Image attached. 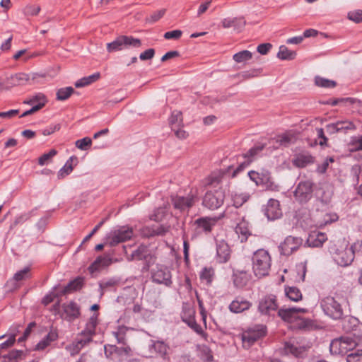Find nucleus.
<instances>
[{
  "mask_svg": "<svg viewBox=\"0 0 362 362\" xmlns=\"http://www.w3.org/2000/svg\"><path fill=\"white\" fill-rule=\"evenodd\" d=\"M346 299L339 295L328 296L321 299L320 304L324 313L333 320H340L344 316L343 306Z\"/></svg>",
  "mask_w": 362,
  "mask_h": 362,
  "instance_id": "obj_1",
  "label": "nucleus"
},
{
  "mask_svg": "<svg viewBox=\"0 0 362 362\" xmlns=\"http://www.w3.org/2000/svg\"><path fill=\"white\" fill-rule=\"evenodd\" d=\"M252 270L257 277L267 276L271 270L272 257L264 249L256 250L252 257Z\"/></svg>",
  "mask_w": 362,
  "mask_h": 362,
  "instance_id": "obj_2",
  "label": "nucleus"
},
{
  "mask_svg": "<svg viewBox=\"0 0 362 362\" xmlns=\"http://www.w3.org/2000/svg\"><path fill=\"white\" fill-rule=\"evenodd\" d=\"M329 252L336 263L341 267L349 265L354 259V250L352 245L343 247L334 245L329 248Z\"/></svg>",
  "mask_w": 362,
  "mask_h": 362,
  "instance_id": "obj_3",
  "label": "nucleus"
},
{
  "mask_svg": "<svg viewBox=\"0 0 362 362\" xmlns=\"http://www.w3.org/2000/svg\"><path fill=\"white\" fill-rule=\"evenodd\" d=\"M358 345V342L351 337L344 336L332 341L329 349L332 354L344 355L352 351Z\"/></svg>",
  "mask_w": 362,
  "mask_h": 362,
  "instance_id": "obj_4",
  "label": "nucleus"
},
{
  "mask_svg": "<svg viewBox=\"0 0 362 362\" xmlns=\"http://www.w3.org/2000/svg\"><path fill=\"white\" fill-rule=\"evenodd\" d=\"M314 185L310 180L300 181L293 192L295 200L300 204L308 203L313 197Z\"/></svg>",
  "mask_w": 362,
  "mask_h": 362,
  "instance_id": "obj_5",
  "label": "nucleus"
},
{
  "mask_svg": "<svg viewBox=\"0 0 362 362\" xmlns=\"http://www.w3.org/2000/svg\"><path fill=\"white\" fill-rule=\"evenodd\" d=\"M40 76L36 73L27 74L25 73H18L7 77L4 81L0 83V86L4 89H9L17 86H23L29 81H35Z\"/></svg>",
  "mask_w": 362,
  "mask_h": 362,
  "instance_id": "obj_6",
  "label": "nucleus"
},
{
  "mask_svg": "<svg viewBox=\"0 0 362 362\" xmlns=\"http://www.w3.org/2000/svg\"><path fill=\"white\" fill-rule=\"evenodd\" d=\"M224 211L218 217H201L196 219L194 222V226L195 227L194 230L197 234H200L202 233H209L212 231L214 226L216 224L218 221L221 218L227 217L228 212L227 211Z\"/></svg>",
  "mask_w": 362,
  "mask_h": 362,
  "instance_id": "obj_7",
  "label": "nucleus"
},
{
  "mask_svg": "<svg viewBox=\"0 0 362 362\" xmlns=\"http://www.w3.org/2000/svg\"><path fill=\"white\" fill-rule=\"evenodd\" d=\"M224 199V192L221 189L208 191L203 197L202 205L210 210L217 209L223 205Z\"/></svg>",
  "mask_w": 362,
  "mask_h": 362,
  "instance_id": "obj_8",
  "label": "nucleus"
},
{
  "mask_svg": "<svg viewBox=\"0 0 362 362\" xmlns=\"http://www.w3.org/2000/svg\"><path fill=\"white\" fill-rule=\"evenodd\" d=\"M173 208L180 212H188L197 201V195L189 194L187 197L172 195L170 197Z\"/></svg>",
  "mask_w": 362,
  "mask_h": 362,
  "instance_id": "obj_9",
  "label": "nucleus"
},
{
  "mask_svg": "<svg viewBox=\"0 0 362 362\" xmlns=\"http://www.w3.org/2000/svg\"><path fill=\"white\" fill-rule=\"evenodd\" d=\"M266 334V327L257 325L253 328L248 329L243 332L241 339L243 346L250 348L255 341L262 338Z\"/></svg>",
  "mask_w": 362,
  "mask_h": 362,
  "instance_id": "obj_10",
  "label": "nucleus"
},
{
  "mask_svg": "<svg viewBox=\"0 0 362 362\" xmlns=\"http://www.w3.org/2000/svg\"><path fill=\"white\" fill-rule=\"evenodd\" d=\"M133 229L129 226H122L110 233L107 240L110 246H115L120 243L130 240L133 236Z\"/></svg>",
  "mask_w": 362,
  "mask_h": 362,
  "instance_id": "obj_11",
  "label": "nucleus"
},
{
  "mask_svg": "<svg viewBox=\"0 0 362 362\" xmlns=\"http://www.w3.org/2000/svg\"><path fill=\"white\" fill-rule=\"evenodd\" d=\"M127 259L129 261L144 260L146 262L144 268L148 269L150 266L154 264L156 257L154 255L151 254V251L146 245H141L127 257Z\"/></svg>",
  "mask_w": 362,
  "mask_h": 362,
  "instance_id": "obj_12",
  "label": "nucleus"
},
{
  "mask_svg": "<svg viewBox=\"0 0 362 362\" xmlns=\"http://www.w3.org/2000/svg\"><path fill=\"white\" fill-rule=\"evenodd\" d=\"M278 308L277 298L274 295L262 297L258 303V311L264 315H272L278 310Z\"/></svg>",
  "mask_w": 362,
  "mask_h": 362,
  "instance_id": "obj_13",
  "label": "nucleus"
},
{
  "mask_svg": "<svg viewBox=\"0 0 362 362\" xmlns=\"http://www.w3.org/2000/svg\"><path fill=\"white\" fill-rule=\"evenodd\" d=\"M152 281L158 284L170 287L172 284V274L168 268L163 265L157 266L151 274Z\"/></svg>",
  "mask_w": 362,
  "mask_h": 362,
  "instance_id": "obj_14",
  "label": "nucleus"
},
{
  "mask_svg": "<svg viewBox=\"0 0 362 362\" xmlns=\"http://www.w3.org/2000/svg\"><path fill=\"white\" fill-rule=\"evenodd\" d=\"M303 239L298 237L291 235L286 237L279 247L281 255L284 256L291 255L303 245Z\"/></svg>",
  "mask_w": 362,
  "mask_h": 362,
  "instance_id": "obj_15",
  "label": "nucleus"
},
{
  "mask_svg": "<svg viewBox=\"0 0 362 362\" xmlns=\"http://www.w3.org/2000/svg\"><path fill=\"white\" fill-rule=\"evenodd\" d=\"M81 315V308L77 303L69 301L62 305L61 317L68 322H73Z\"/></svg>",
  "mask_w": 362,
  "mask_h": 362,
  "instance_id": "obj_16",
  "label": "nucleus"
},
{
  "mask_svg": "<svg viewBox=\"0 0 362 362\" xmlns=\"http://www.w3.org/2000/svg\"><path fill=\"white\" fill-rule=\"evenodd\" d=\"M307 309L301 308H281L277 311L278 316L287 322H294L298 313H305Z\"/></svg>",
  "mask_w": 362,
  "mask_h": 362,
  "instance_id": "obj_17",
  "label": "nucleus"
},
{
  "mask_svg": "<svg viewBox=\"0 0 362 362\" xmlns=\"http://www.w3.org/2000/svg\"><path fill=\"white\" fill-rule=\"evenodd\" d=\"M231 250L224 240H216V261L218 263H226L230 258Z\"/></svg>",
  "mask_w": 362,
  "mask_h": 362,
  "instance_id": "obj_18",
  "label": "nucleus"
},
{
  "mask_svg": "<svg viewBox=\"0 0 362 362\" xmlns=\"http://www.w3.org/2000/svg\"><path fill=\"white\" fill-rule=\"evenodd\" d=\"M264 215L269 220L279 218L282 216L279 202L274 199H270L265 206Z\"/></svg>",
  "mask_w": 362,
  "mask_h": 362,
  "instance_id": "obj_19",
  "label": "nucleus"
},
{
  "mask_svg": "<svg viewBox=\"0 0 362 362\" xmlns=\"http://www.w3.org/2000/svg\"><path fill=\"white\" fill-rule=\"evenodd\" d=\"M98 314L94 313L88 319L85 329L81 332V337L86 339V341H92L93 337L95 334V328L98 323Z\"/></svg>",
  "mask_w": 362,
  "mask_h": 362,
  "instance_id": "obj_20",
  "label": "nucleus"
},
{
  "mask_svg": "<svg viewBox=\"0 0 362 362\" xmlns=\"http://www.w3.org/2000/svg\"><path fill=\"white\" fill-rule=\"evenodd\" d=\"M252 306V303L243 297H236L228 305L229 310L233 313H241L247 310Z\"/></svg>",
  "mask_w": 362,
  "mask_h": 362,
  "instance_id": "obj_21",
  "label": "nucleus"
},
{
  "mask_svg": "<svg viewBox=\"0 0 362 362\" xmlns=\"http://www.w3.org/2000/svg\"><path fill=\"white\" fill-rule=\"evenodd\" d=\"M315 158L308 152H301L296 154L293 160L294 166L300 168H305L306 166L315 163Z\"/></svg>",
  "mask_w": 362,
  "mask_h": 362,
  "instance_id": "obj_22",
  "label": "nucleus"
},
{
  "mask_svg": "<svg viewBox=\"0 0 362 362\" xmlns=\"http://www.w3.org/2000/svg\"><path fill=\"white\" fill-rule=\"evenodd\" d=\"M264 148V145L255 146L248 150L245 154H243V157L246 159V160L237 168V169L233 173V176H235L236 173L242 170L245 165H248L252 161L255 156L257 155L260 151H262Z\"/></svg>",
  "mask_w": 362,
  "mask_h": 362,
  "instance_id": "obj_23",
  "label": "nucleus"
},
{
  "mask_svg": "<svg viewBox=\"0 0 362 362\" xmlns=\"http://www.w3.org/2000/svg\"><path fill=\"white\" fill-rule=\"evenodd\" d=\"M150 350H153L155 353L158 354L163 360L169 361L168 356L169 346L163 341H151V344L149 346Z\"/></svg>",
  "mask_w": 362,
  "mask_h": 362,
  "instance_id": "obj_24",
  "label": "nucleus"
},
{
  "mask_svg": "<svg viewBox=\"0 0 362 362\" xmlns=\"http://www.w3.org/2000/svg\"><path fill=\"white\" fill-rule=\"evenodd\" d=\"M222 25L224 28H233L238 32H240L245 25V21L244 18H224L222 22Z\"/></svg>",
  "mask_w": 362,
  "mask_h": 362,
  "instance_id": "obj_25",
  "label": "nucleus"
},
{
  "mask_svg": "<svg viewBox=\"0 0 362 362\" xmlns=\"http://www.w3.org/2000/svg\"><path fill=\"white\" fill-rule=\"evenodd\" d=\"M187 313H189V317H187L186 314L187 312H185L183 314H182V321L185 322L188 325L189 327H191L194 332H196L198 334H200L202 332V327L197 323L195 318H194V310L193 309H189L187 310Z\"/></svg>",
  "mask_w": 362,
  "mask_h": 362,
  "instance_id": "obj_26",
  "label": "nucleus"
},
{
  "mask_svg": "<svg viewBox=\"0 0 362 362\" xmlns=\"http://www.w3.org/2000/svg\"><path fill=\"white\" fill-rule=\"evenodd\" d=\"M327 238L325 233L318 232L309 235L306 244L309 247H319L327 240Z\"/></svg>",
  "mask_w": 362,
  "mask_h": 362,
  "instance_id": "obj_27",
  "label": "nucleus"
},
{
  "mask_svg": "<svg viewBox=\"0 0 362 362\" xmlns=\"http://www.w3.org/2000/svg\"><path fill=\"white\" fill-rule=\"evenodd\" d=\"M176 117V119H180V112H173L170 119L169 123L172 130L175 132L176 136L179 139H186L188 136V133L185 132L182 128H180L179 124L177 127H174V117Z\"/></svg>",
  "mask_w": 362,
  "mask_h": 362,
  "instance_id": "obj_28",
  "label": "nucleus"
},
{
  "mask_svg": "<svg viewBox=\"0 0 362 362\" xmlns=\"http://www.w3.org/2000/svg\"><path fill=\"white\" fill-rule=\"evenodd\" d=\"M235 232L239 235L242 243L246 241L248 236L251 234L249 230L248 222L245 221L243 218L242 221L237 224L235 227Z\"/></svg>",
  "mask_w": 362,
  "mask_h": 362,
  "instance_id": "obj_29",
  "label": "nucleus"
},
{
  "mask_svg": "<svg viewBox=\"0 0 362 362\" xmlns=\"http://www.w3.org/2000/svg\"><path fill=\"white\" fill-rule=\"evenodd\" d=\"M111 264V259L107 257L99 256L89 266L88 270L90 273L99 270L100 269L107 267Z\"/></svg>",
  "mask_w": 362,
  "mask_h": 362,
  "instance_id": "obj_30",
  "label": "nucleus"
},
{
  "mask_svg": "<svg viewBox=\"0 0 362 362\" xmlns=\"http://www.w3.org/2000/svg\"><path fill=\"white\" fill-rule=\"evenodd\" d=\"M30 267H26L23 269L17 272L14 274L13 279L7 281L6 285L8 286L10 284H13V288H17L18 286L16 285V281H20L29 279L30 277Z\"/></svg>",
  "mask_w": 362,
  "mask_h": 362,
  "instance_id": "obj_31",
  "label": "nucleus"
},
{
  "mask_svg": "<svg viewBox=\"0 0 362 362\" xmlns=\"http://www.w3.org/2000/svg\"><path fill=\"white\" fill-rule=\"evenodd\" d=\"M275 139L278 144L276 148H279V146L288 147L289 145L295 143L296 136L293 134L286 133L279 135Z\"/></svg>",
  "mask_w": 362,
  "mask_h": 362,
  "instance_id": "obj_32",
  "label": "nucleus"
},
{
  "mask_svg": "<svg viewBox=\"0 0 362 362\" xmlns=\"http://www.w3.org/2000/svg\"><path fill=\"white\" fill-rule=\"evenodd\" d=\"M90 341H86V339L80 336L76 341L66 347V349L70 351L71 355L74 356L79 353L81 349L89 344Z\"/></svg>",
  "mask_w": 362,
  "mask_h": 362,
  "instance_id": "obj_33",
  "label": "nucleus"
},
{
  "mask_svg": "<svg viewBox=\"0 0 362 362\" xmlns=\"http://www.w3.org/2000/svg\"><path fill=\"white\" fill-rule=\"evenodd\" d=\"M120 38L123 49L130 47H139L141 45V40L132 36L120 35Z\"/></svg>",
  "mask_w": 362,
  "mask_h": 362,
  "instance_id": "obj_34",
  "label": "nucleus"
},
{
  "mask_svg": "<svg viewBox=\"0 0 362 362\" xmlns=\"http://www.w3.org/2000/svg\"><path fill=\"white\" fill-rule=\"evenodd\" d=\"M285 294L291 300L294 302H298L303 298L301 291L296 286L285 287Z\"/></svg>",
  "mask_w": 362,
  "mask_h": 362,
  "instance_id": "obj_35",
  "label": "nucleus"
},
{
  "mask_svg": "<svg viewBox=\"0 0 362 362\" xmlns=\"http://www.w3.org/2000/svg\"><path fill=\"white\" fill-rule=\"evenodd\" d=\"M83 284V279L78 277L73 281H71L65 287L63 288L60 295H64L70 291H76L80 289Z\"/></svg>",
  "mask_w": 362,
  "mask_h": 362,
  "instance_id": "obj_36",
  "label": "nucleus"
},
{
  "mask_svg": "<svg viewBox=\"0 0 362 362\" xmlns=\"http://www.w3.org/2000/svg\"><path fill=\"white\" fill-rule=\"evenodd\" d=\"M215 276L214 269L211 267H204L200 272L199 278L201 281H205L207 285H210Z\"/></svg>",
  "mask_w": 362,
  "mask_h": 362,
  "instance_id": "obj_37",
  "label": "nucleus"
},
{
  "mask_svg": "<svg viewBox=\"0 0 362 362\" xmlns=\"http://www.w3.org/2000/svg\"><path fill=\"white\" fill-rule=\"evenodd\" d=\"M100 76V73L97 72V73H95L88 76L83 77V78L78 80L75 83V86L76 88H81V87L88 86V85L95 82L96 81H98L99 79Z\"/></svg>",
  "mask_w": 362,
  "mask_h": 362,
  "instance_id": "obj_38",
  "label": "nucleus"
},
{
  "mask_svg": "<svg viewBox=\"0 0 362 362\" xmlns=\"http://www.w3.org/2000/svg\"><path fill=\"white\" fill-rule=\"evenodd\" d=\"M296 52L289 50L285 45L280 46L279 52L277 54L278 58L281 60H292L296 58Z\"/></svg>",
  "mask_w": 362,
  "mask_h": 362,
  "instance_id": "obj_39",
  "label": "nucleus"
},
{
  "mask_svg": "<svg viewBox=\"0 0 362 362\" xmlns=\"http://www.w3.org/2000/svg\"><path fill=\"white\" fill-rule=\"evenodd\" d=\"M315 86L321 88H332L337 86V82L333 80H329L319 76L315 77L314 79Z\"/></svg>",
  "mask_w": 362,
  "mask_h": 362,
  "instance_id": "obj_40",
  "label": "nucleus"
},
{
  "mask_svg": "<svg viewBox=\"0 0 362 362\" xmlns=\"http://www.w3.org/2000/svg\"><path fill=\"white\" fill-rule=\"evenodd\" d=\"M252 57V53L248 50H243L236 54L233 57V60L237 63H242L251 59Z\"/></svg>",
  "mask_w": 362,
  "mask_h": 362,
  "instance_id": "obj_41",
  "label": "nucleus"
},
{
  "mask_svg": "<svg viewBox=\"0 0 362 362\" xmlns=\"http://www.w3.org/2000/svg\"><path fill=\"white\" fill-rule=\"evenodd\" d=\"M74 91V88L71 86L59 88L57 92V99L58 100H65L72 95Z\"/></svg>",
  "mask_w": 362,
  "mask_h": 362,
  "instance_id": "obj_42",
  "label": "nucleus"
},
{
  "mask_svg": "<svg viewBox=\"0 0 362 362\" xmlns=\"http://www.w3.org/2000/svg\"><path fill=\"white\" fill-rule=\"evenodd\" d=\"M43 103L45 104L47 103V97L44 93H38L33 96H31L28 100L24 101V103L28 105H34L35 103Z\"/></svg>",
  "mask_w": 362,
  "mask_h": 362,
  "instance_id": "obj_43",
  "label": "nucleus"
},
{
  "mask_svg": "<svg viewBox=\"0 0 362 362\" xmlns=\"http://www.w3.org/2000/svg\"><path fill=\"white\" fill-rule=\"evenodd\" d=\"M334 123L337 126V129L339 132H343L347 130L355 129V125L353 124L352 122L349 120L337 121V122Z\"/></svg>",
  "mask_w": 362,
  "mask_h": 362,
  "instance_id": "obj_44",
  "label": "nucleus"
},
{
  "mask_svg": "<svg viewBox=\"0 0 362 362\" xmlns=\"http://www.w3.org/2000/svg\"><path fill=\"white\" fill-rule=\"evenodd\" d=\"M122 45L121 42L120 35L116 37V39L112 42L107 44V50L108 52H114L122 50Z\"/></svg>",
  "mask_w": 362,
  "mask_h": 362,
  "instance_id": "obj_45",
  "label": "nucleus"
},
{
  "mask_svg": "<svg viewBox=\"0 0 362 362\" xmlns=\"http://www.w3.org/2000/svg\"><path fill=\"white\" fill-rule=\"evenodd\" d=\"M346 362H362V349H357L347 354Z\"/></svg>",
  "mask_w": 362,
  "mask_h": 362,
  "instance_id": "obj_46",
  "label": "nucleus"
},
{
  "mask_svg": "<svg viewBox=\"0 0 362 362\" xmlns=\"http://www.w3.org/2000/svg\"><path fill=\"white\" fill-rule=\"evenodd\" d=\"M201 359L205 362H212L214 356L211 350L208 346H203L200 350Z\"/></svg>",
  "mask_w": 362,
  "mask_h": 362,
  "instance_id": "obj_47",
  "label": "nucleus"
},
{
  "mask_svg": "<svg viewBox=\"0 0 362 362\" xmlns=\"http://www.w3.org/2000/svg\"><path fill=\"white\" fill-rule=\"evenodd\" d=\"M72 157H71L69 158V160H67V162L66 163V164L64 165V166L60 169V170L59 171L58 173V177L59 179L61 178H64L65 176L68 175L69 174H70L72 170H73V166L71 165V160H72Z\"/></svg>",
  "mask_w": 362,
  "mask_h": 362,
  "instance_id": "obj_48",
  "label": "nucleus"
},
{
  "mask_svg": "<svg viewBox=\"0 0 362 362\" xmlns=\"http://www.w3.org/2000/svg\"><path fill=\"white\" fill-rule=\"evenodd\" d=\"M105 355L107 358L115 361L117 356V346L115 345H105Z\"/></svg>",
  "mask_w": 362,
  "mask_h": 362,
  "instance_id": "obj_49",
  "label": "nucleus"
},
{
  "mask_svg": "<svg viewBox=\"0 0 362 362\" xmlns=\"http://www.w3.org/2000/svg\"><path fill=\"white\" fill-rule=\"evenodd\" d=\"M57 153V151L55 149H52L48 153H44L38 158V164L41 166L46 165Z\"/></svg>",
  "mask_w": 362,
  "mask_h": 362,
  "instance_id": "obj_50",
  "label": "nucleus"
},
{
  "mask_svg": "<svg viewBox=\"0 0 362 362\" xmlns=\"http://www.w3.org/2000/svg\"><path fill=\"white\" fill-rule=\"evenodd\" d=\"M347 17L350 21L356 23H362V10L358 9L349 11Z\"/></svg>",
  "mask_w": 362,
  "mask_h": 362,
  "instance_id": "obj_51",
  "label": "nucleus"
},
{
  "mask_svg": "<svg viewBox=\"0 0 362 362\" xmlns=\"http://www.w3.org/2000/svg\"><path fill=\"white\" fill-rule=\"evenodd\" d=\"M117 281L114 279L104 280L100 282L99 286L101 290V294L103 295L105 290L109 288H113L117 284Z\"/></svg>",
  "mask_w": 362,
  "mask_h": 362,
  "instance_id": "obj_52",
  "label": "nucleus"
},
{
  "mask_svg": "<svg viewBox=\"0 0 362 362\" xmlns=\"http://www.w3.org/2000/svg\"><path fill=\"white\" fill-rule=\"evenodd\" d=\"M92 140L89 137H85L76 141V146L83 151H86L90 147Z\"/></svg>",
  "mask_w": 362,
  "mask_h": 362,
  "instance_id": "obj_53",
  "label": "nucleus"
},
{
  "mask_svg": "<svg viewBox=\"0 0 362 362\" xmlns=\"http://www.w3.org/2000/svg\"><path fill=\"white\" fill-rule=\"evenodd\" d=\"M126 329H127L125 327H119L117 332H113V335L117 339V341L119 344H126Z\"/></svg>",
  "mask_w": 362,
  "mask_h": 362,
  "instance_id": "obj_54",
  "label": "nucleus"
},
{
  "mask_svg": "<svg viewBox=\"0 0 362 362\" xmlns=\"http://www.w3.org/2000/svg\"><path fill=\"white\" fill-rule=\"evenodd\" d=\"M295 322H296V327L299 329H306L312 325V321L310 320L301 318L298 316L297 317V320Z\"/></svg>",
  "mask_w": 362,
  "mask_h": 362,
  "instance_id": "obj_55",
  "label": "nucleus"
},
{
  "mask_svg": "<svg viewBox=\"0 0 362 362\" xmlns=\"http://www.w3.org/2000/svg\"><path fill=\"white\" fill-rule=\"evenodd\" d=\"M165 9L163 8L151 13L147 18L146 21L149 23H155L160 19L165 14Z\"/></svg>",
  "mask_w": 362,
  "mask_h": 362,
  "instance_id": "obj_56",
  "label": "nucleus"
},
{
  "mask_svg": "<svg viewBox=\"0 0 362 362\" xmlns=\"http://www.w3.org/2000/svg\"><path fill=\"white\" fill-rule=\"evenodd\" d=\"M285 349L286 351L292 354L293 355L298 356L302 353V349L300 347H298L293 344L286 343Z\"/></svg>",
  "mask_w": 362,
  "mask_h": 362,
  "instance_id": "obj_57",
  "label": "nucleus"
},
{
  "mask_svg": "<svg viewBox=\"0 0 362 362\" xmlns=\"http://www.w3.org/2000/svg\"><path fill=\"white\" fill-rule=\"evenodd\" d=\"M261 72L260 69H252L246 71H243L240 74V75L244 78V79H249L251 78H254L257 76Z\"/></svg>",
  "mask_w": 362,
  "mask_h": 362,
  "instance_id": "obj_58",
  "label": "nucleus"
},
{
  "mask_svg": "<svg viewBox=\"0 0 362 362\" xmlns=\"http://www.w3.org/2000/svg\"><path fill=\"white\" fill-rule=\"evenodd\" d=\"M247 199L245 196L240 194H235L233 198V206L235 209L238 207L241 206L245 202H246Z\"/></svg>",
  "mask_w": 362,
  "mask_h": 362,
  "instance_id": "obj_59",
  "label": "nucleus"
},
{
  "mask_svg": "<svg viewBox=\"0 0 362 362\" xmlns=\"http://www.w3.org/2000/svg\"><path fill=\"white\" fill-rule=\"evenodd\" d=\"M35 326L36 323L35 322H30L25 329L23 335L18 339V342H23L25 341L28 336L30 334L33 328Z\"/></svg>",
  "mask_w": 362,
  "mask_h": 362,
  "instance_id": "obj_60",
  "label": "nucleus"
},
{
  "mask_svg": "<svg viewBox=\"0 0 362 362\" xmlns=\"http://www.w3.org/2000/svg\"><path fill=\"white\" fill-rule=\"evenodd\" d=\"M259 176L260 185L268 182L269 179L272 177L271 173L268 170H262L260 172H259Z\"/></svg>",
  "mask_w": 362,
  "mask_h": 362,
  "instance_id": "obj_61",
  "label": "nucleus"
},
{
  "mask_svg": "<svg viewBox=\"0 0 362 362\" xmlns=\"http://www.w3.org/2000/svg\"><path fill=\"white\" fill-rule=\"evenodd\" d=\"M182 31L180 30H175L169 32H166L164 34V37L167 40L170 39H179L182 35Z\"/></svg>",
  "mask_w": 362,
  "mask_h": 362,
  "instance_id": "obj_62",
  "label": "nucleus"
},
{
  "mask_svg": "<svg viewBox=\"0 0 362 362\" xmlns=\"http://www.w3.org/2000/svg\"><path fill=\"white\" fill-rule=\"evenodd\" d=\"M155 54V50L152 48L148 49L144 52L140 54L139 58L141 60H148L153 57Z\"/></svg>",
  "mask_w": 362,
  "mask_h": 362,
  "instance_id": "obj_63",
  "label": "nucleus"
},
{
  "mask_svg": "<svg viewBox=\"0 0 362 362\" xmlns=\"http://www.w3.org/2000/svg\"><path fill=\"white\" fill-rule=\"evenodd\" d=\"M272 47L270 43H262L257 46V50L261 54H267Z\"/></svg>",
  "mask_w": 362,
  "mask_h": 362,
  "instance_id": "obj_64",
  "label": "nucleus"
}]
</instances>
